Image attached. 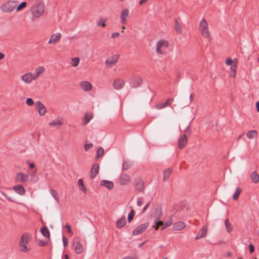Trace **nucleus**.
I'll list each match as a JSON object with an SVG mask.
<instances>
[{
  "mask_svg": "<svg viewBox=\"0 0 259 259\" xmlns=\"http://www.w3.org/2000/svg\"><path fill=\"white\" fill-rule=\"evenodd\" d=\"M168 46V42L167 40H160L156 44V52L160 55L165 54Z\"/></svg>",
  "mask_w": 259,
  "mask_h": 259,
  "instance_id": "39448f33",
  "label": "nucleus"
},
{
  "mask_svg": "<svg viewBox=\"0 0 259 259\" xmlns=\"http://www.w3.org/2000/svg\"><path fill=\"white\" fill-rule=\"evenodd\" d=\"M207 233V228L203 226L197 234L195 239L198 240L205 237Z\"/></svg>",
  "mask_w": 259,
  "mask_h": 259,
  "instance_id": "aec40b11",
  "label": "nucleus"
},
{
  "mask_svg": "<svg viewBox=\"0 0 259 259\" xmlns=\"http://www.w3.org/2000/svg\"><path fill=\"white\" fill-rule=\"evenodd\" d=\"M122 259H134V258L132 257L126 256V257L123 258Z\"/></svg>",
  "mask_w": 259,
  "mask_h": 259,
  "instance_id": "774afa93",
  "label": "nucleus"
},
{
  "mask_svg": "<svg viewBox=\"0 0 259 259\" xmlns=\"http://www.w3.org/2000/svg\"><path fill=\"white\" fill-rule=\"evenodd\" d=\"M4 57H5V54L2 53H0V60L4 59Z\"/></svg>",
  "mask_w": 259,
  "mask_h": 259,
  "instance_id": "0e129e2a",
  "label": "nucleus"
},
{
  "mask_svg": "<svg viewBox=\"0 0 259 259\" xmlns=\"http://www.w3.org/2000/svg\"><path fill=\"white\" fill-rule=\"evenodd\" d=\"M246 136L248 139H253L257 137V132L255 130H251L246 134Z\"/></svg>",
  "mask_w": 259,
  "mask_h": 259,
  "instance_id": "c756f323",
  "label": "nucleus"
},
{
  "mask_svg": "<svg viewBox=\"0 0 259 259\" xmlns=\"http://www.w3.org/2000/svg\"><path fill=\"white\" fill-rule=\"evenodd\" d=\"M136 189L139 191H142L144 189V184L141 181L137 182L135 185Z\"/></svg>",
  "mask_w": 259,
  "mask_h": 259,
  "instance_id": "4c0bfd02",
  "label": "nucleus"
},
{
  "mask_svg": "<svg viewBox=\"0 0 259 259\" xmlns=\"http://www.w3.org/2000/svg\"><path fill=\"white\" fill-rule=\"evenodd\" d=\"M149 205V203H148L143 208V212H144L147 209V208L148 207Z\"/></svg>",
  "mask_w": 259,
  "mask_h": 259,
  "instance_id": "680f3d73",
  "label": "nucleus"
},
{
  "mask_svg": "<svg viewBox=\"0 0 259 259\" xmlns=\"http://www.w3.org/2000/svg\"><path fill=\"white\" fill-rule=\"evenodd\" d=\"M175 28L178 33L182 32L181 25L178 19L175 20Z\"/></svg>",
  "mask_w": 259,
  "mask_h": 259,
  "instance_id": "f704fd0d",
  "label": "nucleus"
},
{
  "mask_svg": "<svg viewBox=\"0 0 259 259\" xmlns=\"http://www.w3.org/2000/svg\"><path fill=\"white\" fill-rule=\"evenodd\" d=\"M44 4L39 1L35 3L31 8L32 15L36 18H38L42 15L44 12Z\"/></svg>",
  "mask_w": 259,
  "mask_h": 259,
  "instance_id": "f03ea898",
  "label": "nucleus"
},
{
  "mask_svg": "<svg viewBox=\"0 0 259 259\" xmlns=\"http://www.w3.org/2000/svg\"><path fill=\"white\" fill-rule=\"evenodd\" d=\"M161 215H162L161 211L160 210L157 209L155 212V215H154L155 220H156V221L158 220L160 218Z\"/></svg>",
  "mask_w": 259,
  "mask_h": 259,
  "instance_id": "a19ab883",
  "label": "nucleus"
},
{
  "mask_svg": "<svg viewBox=\"0 0 259 259\" xmlns=\"http://www.w3.org/2000/svg\"><path fill=\"white\" fill-rule=\"evenodd\" d=\"M132 165V163L131 161L124 160L122 164V169L123 170H127Z\"/></svg>",
  "mask_w": 259,
  "mask_h": 259,
  "instance_id": "c9c22d12",
  "label": "nucleus"
},
{
  "mask_svg": "<svg viewBox=\"0 0 259 259\" xmlns=\"http://www.w3.org/2000/svg\"><path fill=\"white\" fill-rule=\"evenodd\" d=\"M73 246L74 247L75 251L77 254H81L83 252L84 248L82 244L79 241H74Z\"/></svg>",
  "mask_w": 259,
  "mask_h": 259,
  "instance_id": "a211bd4d",
  "label": "nucleus"
},
{
  "mask_svg": "<svg viewBox=\"0 0 259 259\" xmlns=\"http://www.w3.org/2000/svg\"><path fill=\"white\" fill-rule=\"evenodd\" d=\"M130 11L127 8H124L121 10L120 12V20L122 24H125L130 19Z\"/></svg>",
  "mask_w": 259,
  "mask_h": 259,
  "instance_id": "423d86ee",
  "label": "nucleus"
},
{
  "mask_svg": "<svg viewBox=\"0 0 259 259\" xmlns=\"http://www.w3.org/2000/svg\"><path fill=\"white\" fill-rule=\"evenodd\" d=\"M119 33L118 32H115L111 34V37L113 39H115L119 37Z\"/></svg>",
  "mask_w": 259,
  "mask_h": 259,
  "instance_id": "603ef678",
  "label": "nucleus"
},
{
  "mask_svg": "<svg viewBox=\"0 0 259 259\" xmlns=\"http://www.w3.org/2000/svg\"><path fill=\"white\" fill-rule=\"evenodd\" d=\"M26 104L28 106H32L34 104L33 100L31 98H28L26 100Z\"/></svg>",
  "mask_w": 259,
  "mask_h": 259,
  "instance_id": "de8ad7c7",
  "label": "nucleus"
},
{
  "mask_svg": "<svg viewBox=\"0 0 259 259\" xmlns=\"http://www.w3.org/2000/svg\"><path fill=\"white\" fill-rule=\"evenodd\" d=\"M18 4V2L16 1H7L2 5L1 10L4 13H11L16 9Z\"/></svg>",
  "mask_w": 259,
  "mask_h": 259,
  "instance_id": "7ed1b4c3",
  "label": "nucleus"
},
{
  "mask_svg": "<svg viewBox=\"0 0 259 259\" xmlns=\"http://www.w3.org/2000/svg\"><path fill=\"white\" fill-rule=\"evenodd\" d=\"M71 61V65L73 67H76L79 64L80 59L78 57H74L72 58Z\"/></svg>",
  "mask_w": 259,
  "mask_h": 259,
  "instance_id": "e433bc0d",
  "label": "nucleus"
},
{
  "mask_svg": "<svg viewBox=\"0 0 259 259\" xmlns=\"http://www.w3.org/2000/svg\"><path fill=\"white\" fill-rule=\"evenodd\" d=\"M79 87L84 91L88 92L92 89V84L88 81H82L80 82Z\"/></svg>",
  "mask_w": 259,
  "mask_h": 259,
  "instance_id": "2eb2a0df",
  "label": "nucleus"
},
{
  "mask_svg": "<svg viewBox=\"0 0 259 259\" xmlns=\"http://www.w3.org/2000/svg\"><path fill=\"white\" fill-rule=\"evenodd\" d=\"M199 29L201 34L204 37L208 38L209 36V32L208 25L207 21L205 19L201 20L199 25Z\"/></svg>",
  "mask_w": 259,
  "mask_h": 259,
  "instance_id": "20e7f679",
  "label": "nucleus"
},
{
  "mask_svg": "<svg viewBox=\"0 0 259 259\" xmlns=\"http://www.w3.org/2000/svg\"><path fill=\"white\" fill-rule=\"evenodd\" d=\"M173 101H174L173 98H169L164 103H161L156 104L155 105V108L158 110H160L162 108H164L166 107L167 106L170 105V104L173 102Z\"/></svg>",
  "mask_w": 259,
  "mask_h": 259,
  "instance_id": "dca6fc26",
  "label": "nucleus"
},
{
  "mask_svg": "<svg viewBox=\"0 0 259 259\" xmlns=\"http://www.w3.org/2000/svg\"><path fill=\"white\" fill-rule=\"evenodd\" d=\"M93 118V114L90 112L86 113L84 115V116L83 118V122L82 124L85 125L88 124L90 121Z\"/></svg>",
  "mask_w": 259,
  "mask_h": 259,
  "instance_id": "bb28decb",
  "label": "nucleus"
},
{
  "mask_svg": "<svg viewBox=\"0 0 259 259\" xmlns=\"http://www.w3.org/2000/svg\"><path fill=\"white\" fill-rule=\"evenodd\" d=\"M232 63V59L231 58L227 59L226 61V64L227 65H231Z\"/></svg>",
  "mask_w": 259,
  "mask_h": 259,
  "instance_id": "4d7b16f0",
  "label": "nucleus"
},
{
  "mask_svg": "<svg viewBox=\"0 0 259 259\" xmlns=\"http://www.w3.org/2000/svg\"><path fill=\"white\" fill-rule=\"evenodd\" d=\"M143 204V198H138L137 201V205L139 206H141Z\"/></svg>",
  "mask_w": 259,
  "mask_h": 259,
  "instance_id": "864d4df0",
  "label": "nucleus"
},
{
  "mask_svg": "<svg viewBox=\"0 0 259 259\" xmlns=\"http://www.w3.org/2000/svg\"><path fill=\"white\" fill-rule=\"evenodd\" d=\"M15 180L16 182L25 183L28 180V176L23 172H18L17 174Z\"/></svg>",
  "mask_w": 259,
  "mask_h": 259,
  "instance_id": "9b49d317",
  "label": "nucleus"
},
{
  "mask_svg": "<svg viewBox=\"0 0 259 259\" xmlns=\"http://www.w3.org/2000/svg\"><path fill=\"white\" fill-rule=\"evenodd\" d=\"M2 194H3V195L5 197H6V198L8 199V200H9V201H13V200H12V199L11 197H10L8 196H7V195L5 193L2 192Z\"/></svg>",
  "mask_w": 259,
  "mask_h": 259,
  "instance_id": "bf43d9fd",
  "label": "nucleus"
},
{
  "mask_svg": "<svg viewBox=\"0 0 259 259\" xmlns=\"http://www.w3.org/2000/svg\"><path fill=\"white\" fill-rule=\"evenodd\" d=\"M186 227V224L183 222H178L175 223L173 225V229L175 230H181Z\"/></svg>",
  "mask_w": 259,
  "mask_h": 259,
  "instance_id": "a878e982",
  "label": "nucleus"
},
{
  "mask_svg": "<svg viewBox=\"0 0 259 259\" xmlns=\"http://www.w3.org/2000/svg\"><path fill=\"white\" fill-rule=\"evenodd\" d=\"M172 224V222L171 221L166 222L164 224L163 227H162L161 229L163 230L165 229L166 228L169 227Z\"/></svg>",
  "mask_w": 259,
  "mask_h": 259,
  "instance_id": "09e8293b",
  "label": "nucleus"
},
{
  "mask_svg": "<svg viewBox=\"0 0 259 259\" xmlns=\"http://www.w3.org/2000/svg\"><path fill=\"white\" fill-rule=\"evenodd\" d=\"M65 228L68 230V232L69 233H71L72 232L71 228V226L69 225H68V224L66 225Z\"/></svg>",
  "mask_w": 259,
  "mask_h": 259,
  "instance_id": "6e6d98bb",
  "label": "nucleus"
},
{
  "mask_svg": "<svg viewBox=\"0 0 259 259\" xmlns=\"http://www.w3.org/2000/svg\"><path fill=\"white\" fill-rule=\"evenodd\" d=\"M104 149L102 147L99 148L97 151V157H99L102 156L104 154Z\"/></svg>",
  "mask_w": 259,
  "mask_h": 259,
  "instance_id": "a18cd8bd",
  "label": "nucleus"
},
{
  "mask_svg": "<svg viewBox=\"0 0 259 259\" xmlns=\"http://www.w3.org/2000/svg\"><path fill=\"white\" fill-rule=\"evenodd\" d=\"M93 145L92 143L90 144H85L84 145V148L85 151H88L89 149H90L91 148L93 147Z\"/></svg>",
  "mask_w": 259,
  "mask_h": 259,
  "instance_id": "8fccbe9b",
  "label": "nucleus"
},
{
  "mask_svg": "<svg viewBox=\"0 0 259 259\" xmlns=\"http://www.w3.org/2000/svg\"><path fill=\"white\" fill-rule=\"evenodd\" d=\"M242 191V190L240 188H238L235 192L234 193L233 195V199L234 200H237L239 198V196Z\"/></svg>",
  "mask_w": 259,
  "mask_h": 259,
  "instance_id": "58836bf2",
  "label": "nucleus"
},
{
  "mask_svg": "<svg viewBox=\"0 0 259 259\" xmlns=\"http://www.w3.org/2000/svg\"><path fill=\"white\" fill-rule=\"evenodd\" d=\"M50 193L52 195V196L55 198V199L57 201H58V198L57 197V193L55 190H50Z\"/></svg>",
  "mask_w": 259,
  "mask_h": 259,
  "instance_id": "49530a36",
  "label": "nucleus"
},
{
  "mask_svg": "<svg viewBox=\"0 0 259 259\" xmlns=\"http://www.w3.org/2000/svg\"><path fill=\"white\" fill-rule=\"evenodd\" d=\"M125 84L124 80L121 78H116L113 82V88L117 90L122 89Z\"/></svg>",
  "mask_w": 259,
  "mask_h": 259,
  "instance_id": "f8f14e48",
  "label": "nucleus"
},
{
  "mask_svg": "<svg viewBox=\"0 0 259 259\" xmlns=\"http://www.w3.org/2000/svg\"><path fill=\"white\" fill-rule=\"evenodd\" d=\"M77 184L79 186V190L83 193H85L87 192V188L84 185L83 180L81 179H79L78 180Z\"/></svg>",
  "mask_w": 259,
  "mask_h": 259,
  "instance_id": "7c9ffc66",
  "label": "nucleus"
},
{
  "mask_svg": "<svg viewBox=\"0 0 259 259\" xmlns=\"http://www.w3.org/2000/svg\"><path fill=\"white\" fill-rule=\"evenodd\" d=\"M131 181L130 176L125 174H122L120 177V184L122 185H127Z\"/></svg>",
  "mask_w": 259,
  "mask_h": 259,
  "instance_id": "f3484780",
  "label": "nucleus"
},
{
  "mask_svg": "<svg viewBox=\"0 0 259 259\" xmlns=\"http://www.w3.org/2000/svg\"><path fill=\"white\" fill-rule=\"evenodd\" d=\"M41 233L44 237L47 238L50 237V232L48 229L46 227H44L41 228Z\"/></svg>",
  "mask_w": 259,
  "mask_h": 259,
  "instance_id": "72a5a7b5",
  "label": "nucleus"
},
{
  "mask_svg": "<svg viewBox=\"0 0 259 259\" xmlns=\"http://www.w3.org/2000/svg\"><path fill=\"white\" fill-rule=\"evenodd\" d=\"M149 223L146 222L137 226L133 231V235L135 236L142 234L147 229V228L149 227Z\"/></svg>",
  "mask_w": 259,
  "mask_h": 259,
  "instance_id": "0eeeda50",
  "label": "nucleus"
},
{
  "mask_svg": "<svg viewBox=\"0 0 259 259\" xmlns=\"http://www.w3.org/2000/svg\"><path fill=\"white\" fill-rule=\"evenodd\" d=\"M99 170V165L97 163L93 164L91 170V177L94 179L98 174Z\"/></svg>",
  "mask_w": 259,
  "mask_h": 259,
  "instance_id": "5701e85b",
  "label": "nucleus"
},
{
  "mask_svg": "<svg viewBox=\"0 0 259 259\" xmlns=\"http://www.w3.org/2000/svg\"><path fill=\"white\" fill-rule=\"evenodd\" d=\"M126 223V221L125 217H122L121 218L117 220L116 222V227L118 229L121 228L125 226Z\"/></svg>",
  "mask_w": 259,
  "mask_h": 259,
  "instance_id": "b1692460",
  "label": "nucleus"
},
{
  "mask_svg": "<svg viewBox=\"0 0 259 259\" xmlns=\"http://www.w3.org/2000/svg\"><path fill=\"white\" fill-rule=\"evenodd\" d=\"M27 3L26 2L21 3L18 7H16V10L20 11L22 9H24L26 6Z\"/></svg>",
  "mask_w": 259,
  "mask_h": 259,
  "instance_id": "37998d69",
  "label": "nucleus"
},
{
  "mask_svg": "<svg viewBox=\"0 0 259 259\" xmlns=\"http://www.w3.org/2000/svg\"><path fill=\"white\" fill-rule=\"evenodd\" d=\"M63 245H64V247H66L68 245V239L65 236H63Z\"/></svg>",
  "mask_w": 259,
  "mask_h": 259,
  "instance_id": "3c124183",
  "label": "nucleus"
},
{
  "mask_svg": "<svg viewBox=\"0 0 259 259\" xmlns=\"http://www.w3.org/2000/svg\"><path fill=\"white\" fill-rule=\"evenodd\" d=\"M172 169L171 168H167L163 171V180L168 179L171 175Z\"/></svg>",
  "mask_w": 259,
  "mask_h": 259,
  "instance_id": "2f4dec72",
  "label": "nucleus"
},
{
  "mask_svg": "<svg viewBox=\"0 0 259 259\" xmlns=\"http://www.w3.org/2000/svg\"><path fill=\"white\" fill-rule=\"evenodd\" d=\"M14 191L20 195L25 194V190L23 186L21 185H17L13 187Z\"/></svg>",
  "mask_w": 259,
  "mask_h": 259,
  "instance_id": "4be33fe9",
  "label": "nucleus"
},
{
  "mask_svg": "<svg viewBox=\"0 0 259 259\" xmlns=\"http://www.w3.org/2000/svg\"><path fill=\"white\" fill-rule=\"evenodd\" d=\"M107 19L106 18L100 17L97 22V25L99 27H105L106 26V22Z\"/></svg>",
  "mask_w": 259,
  "mask_h": 259,
  "instance_id": "c85d7f7f",
  "label": "nucleus"
},
{
  "mask_svg": "<svg viewBox=\"0 0 259 259\" xmlns=\"http://www.w3.org/2000/svg\"><path fill=\"white\" fill-rule=\"evenodd\" d=\"M31 240V237L29 233H23L19 241V250L23 252L29 251L31 250V247L29 246V243L30 242Z\"/></svg>",
  "mask_w": 259,
  "mask_h": 259,
  "instance_id": "f257e3e1",
  "label": "nucleus"
},
{
  "mask_svg": "<svg viewBox=\"0 0 259 259\" xmlns=\"http://www.w3.org/2000/svg\"><path fill=\"white\" fill-rule=\"evenodd\" d=\"M101 185L104 186L105 187L108 188L109 189H112L114 187L113 183L107 180L102 181L101 182Z\"/></svg>",
  "mask_w": 259,
  "mask_h": 259,
  "instance_id": "cd10ccee",
  "label": "nucleus"
},
{
  "mask_svg": "<svg viewBox=\"0 0 259 259\" xmlns=\"http://www.w3.org/2000/svg\"><path fill=\"white\" fill-rule=\"evenodd\" d=\"M64 124V119L63 118L58 117L52 120L49 123V125L52 127H58L62 124Z\"/></svg>",
  "mask_w": 259,
  "mask_h": 259,
  "instance_id": "4468645a",
  "label": "nucleus"
},
{
  "mask_svg": "<svg viewBox=\"0 0 259 259\" xmlns=\"http://www.w3.org/2000/svg\"><path fill=\"white\" fill-rule=\"evenodd\" d=\"M194 98V94L193 93H192L190 96V99L191 101H192L193 100Z\"/></svg>",
  "mask_w": 259,
  "mask_h": 259,
  "instance_id": "e2e57ef3",
  "label": "nucleus"
},
{
  "mask_svg": "<svg viewBox=\"0 0 259 259\" xmlns=\"http://www.w3.org/2000/svg\"><path fill=\"white\" fill-rule=\"evenodd\" d=\"M155 225L154 226V227L155 228V230H158V227L159 226H162V227H163V226L164 225V223H163V222L161 221H159V220L157 221L155 220Z\"/></svg>",
  "mask_w": 259,
  "mask_h": 259,
  "instance_id": "ea45409f",
  "label": "nucleus"
},
{
  "mask_svg": "<svg viewBox=\"0 0 259 259\" xmlns=\"http://www.w3.org/2000/svg\"><path fill=\"white\" fill-rule=\"evenodd\" d=\"M119 55L117 54L114 55L110 57L105 61L106 66L107 67H112L113 65H114L117 62L119 59Z\"/></svg>",
  "mask_w": 259,
  "mask_h": 259,
  "instance_id": "1a4fd4ad",
  "label": "nucleus"
},
{
  "mask_svg": "<svg viewBox=\"0 0 259 259\" xmlns=\"http://www.w3.org/2000/svg\"><path fill=\"white\" fill-rule=\"evenodd\" d=\"M225 224L227 229V231L228 233H230L231 231H232L233 227L232 225L229 223V220L228 219H226L225 220Z\"/></svg>",
  "mask_w": 259,
  "mask_h": 259,
  "instance_id": "473e14b6",
  "label": "nucleus"
},
{
  "mask_svg": "<svg viewBox=\"0 0 259 259\" xmlns=\"http://www.w3.org/2000/svg\"><path fill=\"white\" fill-rule=\"evenodd\" d=\"M249 252L252 253L254 251V247L253 244H250L249 245Z\"/></svg>",
  "mask_w": 259,
  "mask_h": 259,
  "instance_id": "5fc2aeb1",
  "label": "nucleus"
},
{
  "mask_svg": "<svg viewBox=\"0 0 259 259\" xmlns=\"http://www.w3.org/2000/svg\"><path fill=\"white\" fill-rule=\"evenodd\" d=\"M35 106L38 111L40 116H44L47 112V109L45 105L39 101H37L35 103Z\"/></svg>",
  "mask_w": 259,
  "mask_h": 259,
  "instance_id": "9d476101",
  "label": "nucleus"
},
{
  "mask_svg": "<svg viewBox=\"0 0 259 259\" xmlns=\"http://www.w3.org/2000/svg\"><path fill=\"white\" fill-rule=\"evenodd\" d=\"M45 71V69L43 66H38L34 70V74H32L33 78L35 80L37 79L38 76L44 73Z\"/></svg>",
  "mask_w": 259,
  "mask_h": 259,
  "instance_id": "412c9836",
  "label": "nucleus"
},
{
  "mask_svg": "<svg viewBox=\"0 0 259 259\" xmlns=\"http://www.w3.org/2000/svg\"><path fill=\"white\" fill-rule=\"evenodd\" d=\"M250 178L252 183L256 184L259 182V175L256 171H254L250 174Z\"/></svg>",
  "mask_w": 259,
  "mask_h": 259,
  "instance_id": "393cba45",
  "label": "nucleus"
},
{
  "mask_svg": "<svg viewBox=\"0 0 259 259\" xmlns=\"http://www.w3.org/2000/svg\"><path fill=\"white\" fill-rule=\"evenodd\" d=\"M148 0H140L139 2V4L140 6L143 5L144 4L146 3Z\"/></svg>",
  "mask_w": 259,
  "mask_h": 259,
  "instance_id": "13d9d810",
  "label": "nucleus"
},
{
  "mask_svg": "<svg viewBox=\"0 0 259 259\" xmlns=\"http://www.w3.org/2000/svg\"><path fill=\"white\" fill-rule=\"evenodd\" d=\"M230 73L231 76L233 77L235 76L236 73V66L235 65H233L231 67V71Z\"/></svg>",
  "mask_w": 259,
  "mask_h": 259,
  "instance_id": "79ce46f5",
  "label": "nucleus"
},
{
  "mask_svg": "<svg viewBox=\"0 0 259 259\" xmlns=\"http://www.w3.org/2000/svg\"><path fill=\"white\" fill-rule=\"evenodd\" d=\"M188 140L186 135H183L180 136L178 141V146L179 148H184L187 144Z\"/></svg>",
  "mask_w": 259,
  "mask_h": 259,
  "instance_id": "6ab92c4d",
  "label": "nucleus"
},
{
  "mask_svg": "<svg viewBox=\"0 0 259 259\" xmlns=\"http://www.w3.org/2000/svg\"><path fill=\"white\" fill-rule=\"evenodd\" d=\"M21 80L25 83L30 84L35 80L31 72L26 73L21 76Z\"/></svg>",
  "mask_w": 259,
  "mask_h": 259,
  "instance_id": "6e6552de",
  "label": "nucleus"
},
{
  "mask_svg": "<svg viewBox=\"0 0 259 259\" xmlns=\"http://www.w3.org/2000/svg\"><path fill=\"white\" fill-rule=\"evenodd\" d=\"M256 107L257 111L259 112V102H257L256 103Z\"/></svg>",
  "mask_w": 259,
  "mask_h": 259,
  "instance_id": "338daca9",
  "label": "nucleus"
},
{
  "mask_svg": "<svg viewBox=\"0 0 259 259\" xmlns=\"http://www.w3.org/2000/svg\"><path fill=\"white\" fill-rule=\"evenodd\" d=\"M29 166L31 168H33L34 167V164L33 163H30L29 164Z\"/></svg>",
  "mask_w": 259,
  "mask_h": 259,
  "instance_id": "69168bd1",
  "label": "nucleus"
},
{
  "mask_svg": "<svg viewBox=\"0 0 259 259\" xmlns=\"http://www.w3.org/2000/svg\"><path fill=\"white\" fill-rule=\"evenodd\" d=\"M137 81L139 84H141L142 82V79L141 77H137Z\"/></svg>",
  "mask_w": 259,
  "mask_h": 259,
  "instance_id": "052dcab7",
  "label": "nucleus"
},
{
  "mask_svg": "<svg viewBox=\"0 0 259 259\" xmlns=\"http://www.w3.org/2000/svg\"><path fill=\"white\" fill-rule=\"evenodd\" d=\"M134 213V210L133 209H132L131 212L128 214L127 217L128 222H131V221L133 219Z\"/></svg>",
  "mask_w": 259,
  "mask_h": 259,
  "instance_id": "c03bdc74",
  "label": "nucleus"
},
{
  "mask_svg": "<svg viewBox=\"0 0 259 259\" xmlns=\"http://www.w3.org/2000/svg\"><path fill=\"white\" fill-rule=\"evenodd\" d=\"M62 36V34L60 32H57L54 34H53L49 40L48 43L49 44L56 45L57 44L60 40Z\"/></svg>",
  "mask_w": 259,
  "mask_h": 259,
  "instance_id": "ddd939ff",
  "label": "nucleus"
}]
</instances>
